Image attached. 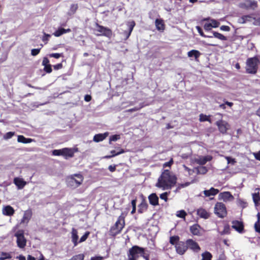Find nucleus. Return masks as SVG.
Here are the masks:
<instances>
[{
  "label": "nucleus",
  "mask_w": 260,
  "mask_h": 260,
  "mask_svg": "<svg viewBox=\"0 0 260 260\" xmlns=\"http://www.w3.org/2000/svg\"><path fill=\"white\" fill-rule=\"evenodd\" d=\"M177 178L168 170H165L158 178L156 186L162 189H171L176 183Z\"/></svg>",
  "instance_id": "1"
},
{
  "label": "nucleus",
  "mask_w": 260,
  "mask_h": 260,
  "mask_svg": "<svg viewBox=\"0 0 260 260\" xmlns=\"http://www.w3.org/2000/svg\"><path fill=\"white\" fill-rule=\"evenodd\" d=\"M83 177L82 175L75 174L67 178V183L68 186L73 188H76L81 184Z\"/></svg>",
  "instance_id": "2"
},
{
  "label": "nucleus",
  "mask_w": 260,
  "mask_h": 260,
  "mask_svg": "<svg viewBox=\"0 0 260 260\" xmlns=\"http://www.w3.org/2000/svg\"><path fill=\"white\" fill-rule=\"evenodd\" d=\"M145 249L135 245L129 249L128 253V260L137 259L144 254Z\"/></svg>",
  "instance_id": "3"
},
{
  "label": "nucleus",
  "mask_w": 260,
  "mask_h": 260,
  "mask_svg": "<svg viewBox=\"0 0 260 260\" xmlns=\"http://www.w3.org/2000/svg\"><path fill=\"white\" fill-rule=\"evenodd\" d=\"M258 63L259 60L256 57L248 58L246 61V72L249 74H255Z\"/></svg>",
  "instance_id": "4"
},
{
  "label": "nucleus",
  "mask_w": 260,
  "mask_h": 260,
  "mask_svg": "<svg viewBox=\"0 0 260 260\" xmlns=\"http://www.w3.org/2000/svg\"><path fill=\"white\" fill-rule=\"evenodd\" d=\"M215 116L217 117V118L219 119V120L216 122V125L218 126L219 132L222 134L226 133L229 128V124L227 122L221 119L222 117V114L217 113Z\"/></svg>",
  "instance_id": "5"
},
{
  "label": "nucleus",
  "mask_w": 260,
  "mask_h": 260,
  "mask_svg": "<svg viewBox=\"0 0 260 260\" xmlns=\"http://www.w3.org/2000/svg\"><path fill=\"white\" fill-rule=\"evenodd\" d=\"M14 236L17 238V244L20 248H24L26 246V239L24 236V231L23 230H18Z\"/></svg>",
  "instance_id": "6"
},
{
  "label": "nucleus",
  "mask_w": 260,
  "mask_h": 260,
  "mask_svg": "<svg viewBox=\"0 0 260 260\" xmlns=\"http://www.w3.org/2000/svg\"><path fill=\"white\" fill-rule=\"evenodd\" d=\"M214 213L219 217L223 218L226 215L225 205L222 203H217L214 207Z\"/></svg>",
  "instance_id": "7"
},
{
  "label": "nucleus",
  "mask_w": 260,
  "mask_h": 260,
  "mask_svg": "<svg viewBox=\"0 0 260 260\" xmlns=\"http://www.w3.org/2000/svg\"><path fill=\"white\" fill-rule=\"evenodd\" d=\"M124 224V217L122 216H120L114 226L112 227V230L116 231L114 233L115 234H119L123 228Z\"/></svg>",
  "instance_id": "8"
},
{
  "label": "nucleus",
  "mask_w": 260,
  "mask_h": 260,
  "mask_svg": "<svg viewBox=\"0 0 260 260\" xmlns=\"http://www.w3.org/2000/svg\"><path fill=\"white\" fill-rule=\"evenodd\" d=\"M96 30L100 33V34L97 35L98 36L101 35L110 38L112 35L111 29L103 26L100 25L98 24H96Z\"/></svg>",
  "instance_id": "9"
},
{
  "label": "nucleus",
  "mask_w": 260,
  "mask_h": 260,
  "mask_svg": "<svg viewBox=\"0 0 260 260\" xmlns=\"http://www.w3.org/2000/svg\"><path fill=\"white\" fill-rule=\"evenodd\" d=\"M176 250L178 254L183 255L187 249V246L183 242H179L175 245Z\"/></svg>",
  "instance_id": "10"
},
{
  "label": "nucleus",
  "mask_w": 260,
  "mask_h": 260,
  "mask_svg": "<svg viewBox=\"0 0 260 260\" xmlns=\"http://www.w3.org/2000/svg\"><path fill=\"white\" fill-rule=\"evenodd\" d=\"M186 244L187 246V248H189L194 251H198L200 249L198 244L192 239L187 240Z\"/></svg>",
  "instance_id": "11"
},
{
  "label": "nucleus",
  "mask_w": 260,
  "mask_h": 260,
  "mask_svg": "<svg viewBox=\"0 0 260 260\" xmlns=\"http://www.w3.org/2000/svg\"><path fill=\"white\" fill-rule=\"evenodd\" d=\"M232 227L239 233H242L244 230V225L241 221L235 220L232 221Z\"/></svg>",
  "instance_id": "12"
},
{
  "label": "nucleus",
  "mask_w": 260,
  "mask_h": 260,
  "mask_svg": "<svg viewBox=\"0 0 260 260\" xmlns=\"http://www.w3.org/2000/svg\"><path fill=\"white\" fill-rule=\"evenodd\" d=\"M149 203L154 206L158 205V197L155 193H152L148 196Z\"/></svg>",
  "instance_id": "13"
},
{
  "label": "nucleus",
  "mask_w": 260,
  "mask_h": 260,
  "mask_svg": "<svg viewBox=\"0 0 260 260\" xmlns=\"http://www.w3.org/2000/svg\"><path fill=\"white\" fill-rule=\"evenodd\" d=\"M32 213L30 210H26L24 212L23 217L21 220L20 223L27 224L30 219Z\"/></svg>",
  "instance_id": "14"
},
{
  "label": "nucleus",
  "mask_w": 260,
  "mask_h": 260,
  "mask_svg": "<svg viewBox=\"0 0 260 260\" xmlns=\"http://www.w3.org/2000/svg\"><path fill=\"white\" fill-rule=\"evenodd\" d=\"M14 183L17 186L18 189H21L24 187L26 182L22 178L16 177L14 179Z\"/></svg>",
  "instance_id": "15"
},
{
  "label": "nucleus",
  "mask_w": 260,
  "mask_h": 260,
  "mask_svg": "<svg viewBox=\"0 0 260 260\" xmlns=\"http://www.w3.org/2000/svg\"><path fill=\"white\" fill-rule=\"evenodd\" d=\"M71 238H72V241L74 244V246H76L78 244V232L76 229L75 228H72V232H71Z\"/></svg>",
  "instance_id": "16"
},
{
  "label": "nucleus",
  "mask_w": 260,
  "mask_h": 260,
  "mask_svg": "<svg viewBox=\"0 0 260 260\" xmlns=\"http://www.w3.org/2000/svg\"><path fill=\"white\" fill-rule=\"evenodd\" d=\"M203 193L205 197H208L211 196H214L219 192V190L213 187H211L209 190H205L203 191Z\"/></svg>",
  "instance_id": "17"
},
{
  "label": "nucleus",
  "mask_w": 260,
  "mask_h": 260,
  "mask_svg": "<svg viewBox=\"0 0 260 260\" xmlns=\"http://www.w3.org/2000/svg\"><path fill=\"white\" fill-rule=\"evenodd\" d=\"M127 25L128 27V31L124 32V35H125V40L127 39L130 36L131 32L135 25V22L134 21H129L127 22Z\"/></svg>",
  "instance_id": "18"
},
{
  "label": "nucleus",
  "mask_w": 260,
  "mask_h": 260,
  "mask_svg": "<svg viewBox=\"0 0 260 260\" xmlns=\"http://www.w3.org/2000/svg\"><path fill=\"white\" fill-rule=\"evenodd\" d=\"M259 17H258L259 18ZM257 18H252L250 15H245L243 16L241 18L238 19V22L241 23H245L248 21H251L252 19L254 20V22L253 24L256 25L254 23L255 22V20L257 19Z\"/></svg>",
  "instance_id": "19"
},
{
  "label": "nucleus",
  "mask_w": 260,
  "mask_h": 260,
  "mask_svg": "<svg viewBox=\"0 0 260 260\" xmlns=\"http://www.w3.org/2000/svg\"><path fill=\"white\" fill-rule=\"evenodd\" d=\"M219 197L220 199L223 200L224 201H228L231 199H233V196L229 191L220 193L219 195Z\"/></svg>",
  "instance_id": "20"
},
{
  "label": "nucleus",
  "mask_w": 260,
  "mask_h": 260,
  "mask_svg": "<svg viewBox=\"0 0 260 260\" xmlns=\"http://www.w3.org/2000/svg\"><path fill=\"white\" fill-rule=\"evenodd\" d=\"M71 31V30L70 28L64 29L63 28L60 27L56 31H55L53 34V35L56 37H58L64 34L70 32Z\"/></svg>",
  "instance_id": "21"
},
{
  "label": "nucleus",
  "mask_w": 260,
  "mask_h": 260,
  "mask_svg": "<svg viewBox=\"0 0 260 260\" xmlns=\"http://www.w3.org/2000/svg\"><path fill=\"white\" fill-rule=\"evenodd\" d=\"M3 213L7 216H11L14 213V210L11 206L8 205L3 208Z\"/></svg>",
  "instance_id": "22"
},
{
  "label": "nucleus",
  "mask_w": 260,
  "mask_h": 260,
  "mask_svg": "<svg viewBox=\"0 0 260 260\" xmlns=\"http://www.w3.org/2000/svg\"><path fill=\"white\" fill-rule=\"evenodd\" d=\"M147 203L144 200H143L141 203L138 206V212L139 213H142L147 209Z\"/></svg>",
  "instance_id": "23"
},
{
  "label": "nucleus",
  "mask_w": 260,
  "mask_h": 260,
  "mask_svg": "<svg viewBox=\"0 0 260 260\" xmlns=\"http://www.w3.org/2000/svg\"><path fill=\"white\" fill-rule=\"evenodd\" d=\"M62 155L65 157H71L73 156L74 152L72 149L64 148L61 149Z\"/></svg>",
  "instance_id": "24"
},
{
  "label": "nucleus",
  "mask_w": 260,
  "mask_h": 260,
  "mask_svg": "<svg viewBox=\"0 0 260 260\" xmlns=\"http://www.w3.org/2000/svg\"><path fill=\"white\" fill-rule=\"evenodd\" d=\"M200 55L201 53L197 50H191L187 53V56L188 57H194L196 60H197Z\"/></svg>",
  "instance_id": "25"
},
{
  "label": "nucleus",
  "mask_w": 260,
  "mask_h": 260,
  "mask_svg": "<svg viewBox=\"0 0 260 260\" xmlns=\"http://www.w3.org/2000/svg\"><path fill=\"white\" fill-rule=\"evenodd\" d=\"M197 214L200 217L205 219H207L209 217V214L207 212V211L206 210L203 208H200L197 210Z\"/></svg>",
  "instance_id": "26"
},
{
  "label": "nucleus",
  "mask_w": 260,
  "mask_h": 260,
  "mask_svg": "<svg viewBox=\"0 0 260 260\" xmlns=\"http://www.w3.org/2000/svg\"><path fill=\"white\" fill-rule=\"evenodd\" d=\"M200 226L198 224H195L190 226V231L191 233L194 235H199L200 233Z\"/></svg>",
  "instance_id": "27"
},
{
  "label": "nucleus",
  "mask_w": 260,
  "mask_h": 260,
  "mask_svg": "<svg viewBox=\"0 0 260 260\" xmlns=\"http://www.w3.org/2000/svg\"><path fill=\"white\" fill-rule=\"evenodd\" d=\"M108 136V133L99 134L95 135L93 137V141L96 142H99L104 140Z\"/></svg>",
  "instance_id": "28"
},
{
  "label": "nucleus",
  "mask_w": 260,
  "mask_h": 260,
  "mask_svg": "<svg viewBox=\"0 0 260 260\" xmlns=\"http://www.w3.org/2000/svg\"><path fill=\"white\" fill-rule=\"evenodd\" d=\"M124 152L125 151L123 149H119V151H117V152H116L115 150H113L111 151V152H110L111 155H106V156H104V158H107V159L110 158L112 157H114L115 156L122 154V153H124Z\"/></svg>",
  "instance_id": "29"
},
{
  "label": "nucleus",
  "mask_w": 260,
  "mask_h": 260,
  "mask_svg": "<svg viewBox=\"0 0 260 260\" xmlns=\"http://www.w3.org/2000/svg\"><path fill=\"white\" fill-rule=\"evenodd\" d=\"M155 23L157 30L160 31L164 30V24L162 20L156 19Z\"/></svg>",
  "instance_id": "30"
},
{
  "label": "nucleus",
  "mask_w": 260,
  "mask_h": 260,
  "mask_svg": "<svg viewBox=\"0 0 260 260\" xmlns=\"http://www.w3.org/2000/svg\"><path fill=\"white\" fill-rule=\"evenodd\" d=\"M17 141L19 143L26 144L31 142L32 140L30 138H26L22 135H19L18 136Z\"/></svg>",
  "instance_id": "31"
},
{
  "label": "nucleus",
  "mask_w": 260,
  "mask_h": 260,
  "mask_svg": "<svg viewBox=\"0 0 260 260\" xmlns=\"http://www.w3.org/2000/svg\"><path fill=\"white\" fill-rule=\"evenodd\" d=\"M252 199L256 207L259 205L260 196L258 192L252 193Z\"/></svg>",
  "instance_id": "32"
},
{
  "label": "nucleus",
  "mask_w": 260,
  "mask_h": 260,
  "mask_svg": "<svg viewBox=\"0 0 260 260\" xmlns=\"http://www.w3.org/2000/svg\"><path fill=\"white\" fill-rule=\"evenodd\" d=\"M245 5L246 7L254 9L257 7V3L253 0H247L245 2Z\"/></svg>",
  "instance_id": "33"
},
{
  "label": "nucleus",
  "mask_w": 260,
  "mask_h": 260,
  "mask_svg": "<svg viewBox=\"0 0 260 260\" xmlns=\"http://www.w3.org/2000/svg\"><path fill=\"white\" fill-rule=\"evenodd\" d=\"M212 34H213L212 37H214L217 39H218L221 41H225L227 40V38L226 37L224 36L223 35L216 32V31H213L212 32Z\"/></svg>",
  "instance_id": "34"
},
{
  "label": "nucleus",
  "mask_w": 260,
  "mask_h": 260,
  "mask_svg": "<svg viewBox=\"0 0 260 260\" xmlns=\"http://www.w3.org/2000/svg\"><path fill=\"white\" fill-rule=\"evenodd\" d=\"M197 171V174H206L208 170L206 167L200 166L195 169Z\"/></svg>",
  "instance_id": "35"
},
{
  "label": "nucleus",
  "mask_w": 260,
  "mask_h": 260,
  "mask_svg": "<svg viewBox=\"0 0 260 260\" xmlns=\"http://www.w3.org/2000/svg\"><path fill=\"white\" fill-rule=\"evenodd\" d=\"M202 260H211L212 257V254L208 251H206L202 254Z\"/></svg>",
  "instance_id": "36"
},
{
  "label": "nucleus",
  "mask_w": 260,
  "mask_h": 260,
  "mask_svg": "<svg viewBox=\"0 0 260 260\" xmlns=\"http://www.w3.org/2000/svg\"><path fill=\"white\" fill-rule=\"evenodd\" d=\"M200 121L202 122L207 121H209L210 123L212 122L211 119L209 118V116H208L203 114H201L200 115Z\"/></svg>",
  "instance_id": "37"
},
{
  "label": "nucleus",
  "mask_w": 260,
  "mask_h": 260,
  "mask_svg": "<svg viewBox=\"0 0 260 260\" xmlns=\"http://www.w3.org/2000/svg\"><path fill=\"white\" fill-rule=\"evenodd\" d=\"M257 216L258 217V221L254 224V228L255 231L260 233V217L259 213L257 214Z\"/></svg>",
  "instance_id": "38"
},
{
  "label": "nucleus",
  "mask_w": 260,
  "mask_h": 260,
  "mask_svg": "<svg viewBox=\"0 0 260 260\" xmlns=\"http://www.w3.org/2000/svg\"><path fill=\"white\" fill-rule=\"evenodd\" d=\"M12 256L11 254L7 252H2L0 256V260H5L6 259H10Z\"/></svg>",
  "instance_id": "39"
},
{
  "label": "nucleus",
  "mask_w": 260,
  "mask_h": 260,
  "mask_svg": "<svg viewBox=\"0 0 260 260\" xmlns=\"http://www.w3.org/2000/svg\"><path fill=\"white\" fill-rule=\"evenodd\" d=\"M186 215V213L185 212L184 210H180L177 211L176 216L178 217L182 218H185V216Z\"/></svg>",
  "instance_id": "40"
},
{
  "label": "nucleus",
  "mask_w": 260,
  "mask_h": 260,
  "mask_svg": "<svg viewBox=\"0 0 260 260\" xmlns=\"http://www.w3.org/2000/svg\"><path fill=\"white\" fill-rule=\"evenodd\" d=\"M196 29L201 36H202L203 37L212 38V36H206V35H204L203 33V31L202 30V29L200 26H197Z\"/></svg>",
  "instance_id": "41"
},
{
  "label": "nucleus",
  "mask_w": 260,
  "mask_h": 260,
  "mask_svg": "<svg viewBox=\"0 0 260 260\" xmlns=\"http://www.w3.org/2000/svg\"><path fill=\"white\" fill-rule=\"evenodd\" d=\"M89 234H90V233L89 232H85V234L80 239V240L78 242V243L84 242L87 239Z\"/></svg>",
  "instance_id": "42"
},
{
  "label": "nucleus",
  "mask_w": 260,
  "mask_h": 260,
  "mask_svg": "<svg viewBox=\"0 0 260 260\" xmlns=\"http://www.w3.org/2000/svg\"><path fill=\"white\" fill-rule=\"evenodd\" d=\"M196 162L197 164L200 165H205L207 162L206 161V159L204 158V157H201L199 158L196 160Z\"/></svg>",
  "instance_id": "43"
},
{
  "label": "nucleus",
  "mask_w": 260,
  "mask_h": 260,
  "mask_svg": "<svg viewBox=\"0 0 260 260\" xmlns=\"http://www.w3.org/2000/svg\"><path fill=\"white\" fill-rule=\"evenodd\" d=\"M179 239L178 236H172L170 238V243L172 245H174L179 240Z\"/></svg>",
  "instance_id": "44"
},
{
  "label": "nucleus",
  "mask_w": 260,
  "mask_h": 260,
  "mask_svg": "<svg viewBox=\"0 0 260 260\" xmlns=\"http://www.w3.org/2000/svg\"><path fill=\"white\" fill-rule=\"evenodd\" d=\"M15 134L14 132H10L7 133L4 136V139L5 140H8L10 138H11Z\"/></svg>",
  "instance_id": "45"
},
{
  "label": "nucleus",
  "mask_w": 260,
  "mask_h": 260,
  "mask_svg": "<svg viewBox=\"0 0 260 260\" xmlns=\"http://www.w3.org/2000/svg\"><path fill=\"white\" fill-rule=\"evenodd\" d=\"M78 8V5L77 4H72L70 7V14H73L75 13Z\"/></svg>",
  "instance_id": "46"
},
{
  "label": "nucleus",
  "mask_w": 260,
  "mask_h": 260,
  "mask_svg": "<svg viewBox=\"0 0 260 260\" xmlns=\"http://www.w3.org/2000/svg\"><path fill=\"white\" fill-rule=\"evenodd\" d=\"M210 23L212 25V27L214 28L218 27L220 24V23L218 21L214 19H211Z\"/></svg>",
  "instance_id": "47"
},
{
  "label": "nucleus",
  "mask_w": 260,
  "mask_h": 260,
  "mask_svg": "<svg viewBox=\"0 0 260 260\" xmlns=\"http://www.w3.org/2000/svg\"><path fill=\"white\" fill-rule=\"evenodd\" d=\"M62 53H51L49 54V57H54L55 58H59L61 56H62Z\"/></svg>",
  "instance_id": "48"
},
{
  "label": "nucleus",
  "mask_w": 260,
  "mask_h": 260,
  "mask_svg": "<svg viewBox=\"0 0 260 260\" xmlns=\"http://www.w3.org/2000/svg\"><path fill=\"white\" fill-rule=\"evenodd\" d=\"M144 106V105L143 104H141L140 105L139 107H136L134 108L130 109L128 110V111L131 112H134V111H138L139 110H140V109L142 108Z\"/></svg>",
  "instance_id": "49"
},
{
  "label": "nucleus",
  "mask_w": 260,
  "mask_h": 260,
  "mask_svg": "<svg viewBox=\"0 0 260 260\" xmlns=\"http://www.w3.org/2000/svg\"><path fill=\"white\" fill-rule=\"evenodd\" d=\"M120 139V136L118 135H115L111 136L110 137V142L111 141H116Z\"/></svg>",
  "instance_id": "50"
},
{
  "label": "nucleus",
  "mask_w": 260,
  "mask_h": 260,
  "mask_svg": "<svg viewBox=\"0 0 260 260\" xmlns=\"http://www.w3.org/2000/svg\"><path fill=\"white\" fill-rule=\"evenodd\" d=\"M41 49H32L31 50V54L32 56H36L38 55L40 52Z\"/></svg>",
  "instance_id": "51"
},
{
  "label": "nucleus",
  "mask_w": 260,
  "mask_h": 260,
  "mask_svg": "<svg viewBox=\"0 0 260 260\" xmlns=\"http://www.w3.org/2000/svg\"><path fill=\"white\" fill-rule=\"evenodd\" d=\"M52 154L56 156L62 155L61 149H55L53 150Z\"/></svg>",
  "instance_id": "52"
},
{
  "label": "nucleus",
  "mask_w": 260,
  "mask_h": 260,
  "mask_svg": "<svg viewBox=\"0 0 260 260\" xmlns=\"http://www.w3.org/2000/svg\"><path fill=\"white\" fill-rule=\"evenodd\" d=\"M204 28L205 30L209 31L212 29V27L210 23H206L204 24Z\"/></svg>",
  "instance_id": "53"
},
{
  "label": "nucleus",
  "mask_w": 260,
  "mask_h": 260,
  "mask_svg": "<svg viewBox=\"0 0 260 260\" xmlns=\"http://www.w3.org/2000/svg\"><path fill=\"white\" fill-rule=\"evenodd\" d=\"M44 70L46 72L48 73H50L52 72V68L51 64H48L46 66H44Z\"/></svg>",
  "instance_id": "54"
},
{
  "label": "nucleus",
  "mask_w": 260,
  "mask_h": 260,
  "mask_svg": "<svg viewBox=\"0 0 260 260\" xmlns=\"http://www.w3.org/2000/svg\"><path fill=\"white\" fill-rule=\"evenodd\" d=\"M183 167L184 168V170L185 171H186L187 172H188V174L189 175H192L193 174V173L194 172V170H191L190 169H189V168H188L187 167H186V166L185 165H183Z\"/></svg>",
  "instance_id": "55"
},
{
  "label": "nucleus",
  "mask_w": 260,
  "mask_h": 260,
  "mask_svg": "<svg viewBox=\"0 0 260 260\" xmlns=\"http://www.w3.org/2000/svg\"><path fill=\"white\" fill-rule=\"evenodd\" d=\"M48 64H49V59L46 57H44L42 61V65L44 66H46Z\"/></svg>",
  "instance_id": "56"
},
{
  "label": "nucleus",
  "mask_w": 260,
  "mask_h": 260,
  "mask_svg": "<svg viewBox=\"0 0 260 260\" xmlns=\"http://www.w3.org/2000/svg\"><path fill=\"white\" fill-rule=\"evenodd\" d=\"M225 158L227 160L228 164H232L234 165L235 164V162H236L234 159H233L230 157L226 156V157H225Z\"/></svg>",
  "instance_id": "57"
},
{
  "label": "nucleus",
  "mask_w": 260,
  "mask_h": 260,
  "mask_svg": "<svg viewBox=\"0 0 260 260\" xmlns=\"http://www.w3.org/2000/svg\"><path fill=\"white\" fill-rule=\"evenodd\" d=\"M167 196L168 193L167 192L162 193L160 195V198L162 200H165V201H167L168 200Z\"/></svg>",
  "instance_id": "58"
},
{
  "label": "nucleus",
  "mask_w": 260,
  "mask_h": 260,
  "mask_svg": "<svg viewBox=\"0 0 260 260\" xmlns=\"http://www.w3.org/2000/svg\"><path fill=\"white\" fill-rule=\"evenodd\" d=\"M230 227L229 225H225L224 227L223 231L221 233V235L226 234L229 233Z\"/></svg>",
  "instance_id": "59"
},
{
  "label": "nucleus",
  "mask_w": 260,
  "mask_h": 260,
  "mask_svg": "<svg viewBox=\"0 0 260 260\" xmlns=\"http://www.w3.org/2000/svg\"><path fill=\"white\" fill-rule=\"evenodd\" d=\"M51 37V36L49 34H46V33L44 34V36L42 38V41L43 42H46L48 40L49 38Z\"/></svg>",
  "instance_id": "60"
},
{
  "label": "nucleus",
  "mask_w": 260,
  "mask_h": 260,
  "mask_svg": "<svg viewBox=\"0 0 260 260\" xmlns=\"http://www.w3.org/2000/svg\"><path fill=\"white\" fill-rule=\"evenodd\" d=\"M220 28L221 30L223 31H229L230 30V27L226 25H222L221 26H220Z\"/></svg>",
  "instance_id": "61"
},
{
  "label": "nucleus",
  "mask_w": 260,
  "mask_h": 260,
  "mask_svg": "<svg viewBox=\"0 0 260 260\" xmlns=\"http://www.w3.org/2000/svg\"><path fill=\"white\" fill-rule=\"evenodd\" d=\"M62 67V63H58L57 64H55L53 66V68L54 70H59L61 69Z\"/></svg>",
  "instance_id": "62"
},
{
  "label": "nucleus",
  "mask_w": 260,
  "mask_h": 260,
  "mask_svg": "<svg viewBox=\"0 0 260 260\" xmlns=\"http://www.w3.org/2000/svg\"><path fill=\"white\" fill-rule=\"evenodd\" d=\"M173 162V160L172 159H171L169 161L167 162L164 164V167H170Z\"/></svg>",
  "instance_id": "63"
},
{
  "label": "nucleus",
  "mask_w": 260,
  "mask_h": 260,
  "mask_svg": "<svg viewBox=\"0 0 260 260\" xmlns=\"http://www.w3.org/2000/svg\"><path fill=\"white\" fill-rule=\"evenodd\" d=\"M108 169L111 172H113L115 171L116 170V166L114 165V166H112V165H110L108 167Z\"/></svg>",
  "instance_id": "64"
}]
</instances>
